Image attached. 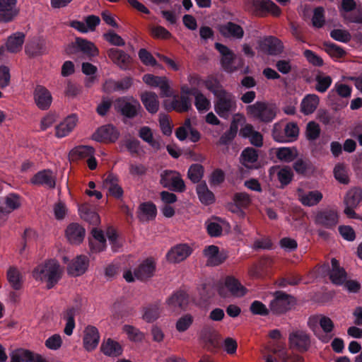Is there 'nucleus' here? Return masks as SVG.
<instances>
[{
    "label": "nucleus",
    "mask_w": 362,
    "mask_h": 362,
    "mask_svg": "<svg viewBox=\"0 0 362 362\" xmlns=\"http://www.w3.org/2000/svg\"><path fill=\"white\" fill-rule=\"evenodd\" d=\"M60 266L54 259H49L44 264L37 266L33 271V278L38 281H47V287L52 288L61 278Z\"/></svg>",
    "instance_id": "f257e3e1"
},
{
    "label": "nucleus",
    "mask_w": 362,
    "mask_h": 362,
    "mask_svg": "<svg viewBox=\"0 0 362 362\" xmlns=\"http://www.w3.org/2000/svg\"><path fill=\"white\" fill-rule=\"evenodd\" d=\"M247 115L253 119L269 123L276 116V107L265 102L257 101L246 107Z\"/></svg>",
    "instance_id": "f03ea898"
},
{
    "label": "nucleus",
    "mask_w": 362,
    "mask_h": 362,
    "mask_svg": "<svg viewBox=\"0 0 362 362\" xmlns=\"http://www.w3.org/2000/svg\"><path fill=\"white\" fill-rule=\"evenodd\" d=\"M272 296L273 299L270 301L269 307L274 315H283L294 308L297 304V300L294 296L282 291H276Z\"/></svg>",
    "instance_id": "7ed1b4c3"
},
{
    "label": "nucleus",
    "mask_w": 362,
    "mask_h": 362,
    "mask_svg": "<svg viewBox=\"0 0 362 362\" xmlns=\"http://www.w3.org/2000/svg\"><path fill=\"white\" fill-rule=\"evenodd\" d=\"M214 104L216 112L223 118H227L230 113L236 110L237 105L235 96L225 90L216 93Z\"/></svg>",
    "instance_id": "20e7f679"
},
{
    "label": "nucleus",
    "mask_w": 362,
    "mask_h": 362,
    "mask_svg": "<svg viewBox=\"0 0 362 362\" xmlns=\"http://www.w3.org/2000/svg\"><path fill=\"white\" fill-rule=\"evenodd\" d=\"M217 291L222 298L230 296L242 297L247 291V288L233 276H227L223 284L218 286Z\"/></svg>",
    "instance_id": "39448f33"
},
{
    "label": "nucleus",
    "mask_w": 362,
    "mask_h": 362,
    "mask_svg": "<svg viewBox=\"0 0 362 362\" xmlns=\"http://www.w3.org/2000/svg\"><path fill=\"white\" fill-rule=\"evenodd\" d=\"M115 109L127 118H134L141 110L140 103L133 97H121L115 102Z\"/></svg>",
    "instance_id": "423d86ee"
},
{
    "label": "nucleus",
    "mask_w": 362,
    "mask_h": 362,
    "mask_svg": "<svg viewBox=\"0 0 362 362\" xmlns=\"http://www.w3.org/2000/svg\"><path fill=\"white\" fill-rule=\"evenodd\" d=\"M362 200V189L353 188L347 192L344 198V204L345 209L344 214L349 218H360L354 209H356Z\"/></svg>",
    "instance_id": "0eeeda50"
},
{
    "label": "nucleus",
    "mask_w": 362,
    "mask_h": 362,
    "mask_svg": "<svg viewBox=\"0 0 362 362\" xmlns=\"http://www.w3.org/2000/svg\"><path fill=\"white\" fill-rule=\"evenodd\" d=\"M288 345L291 349L300 353L306 352L311 346L310 335L303 330H295L290 333Z\"/></svg>",
    "instance_id": "6e6552de"
},
{
    "label": "nucleus",
    "mask_w": 362,
    "mask_h": 362,
    "mask_svg": "<svg viewBox=\"0 0 362 362\" xmlns=\"http://www.w3.org/2000/svg\"><path fill=\"white\" fill-rule=\"evenodd\" d=\"M200 339L204 347L210 352L217 351L222 344L220 334L211 327H205L201 331Z\"/></svg>",
    "instance_id": "1a4fd4ad"
},
{
    "label": "nucleus",
    "mask_w": 362,
    "mask_h": 362,
    "mask_svg": "<svg viewBox=\"0 0 362 362\" xmlns=\"http://www.w3.org/2000/svg\"><path fill=\"white\" fill-rule=\"evenodd\" d=\"M316 225L327 229L334 228L339 222V214L334 209H324L316 212L314 216Z\"/></svg>",
    "instance_id": "9d476101"
},
{
    "label": "nucleus",
    "mask_w": 362,
    "mask_h": 362,
    "mask_svg": "<svg viewBox=\"0 0 362 362\" xmlns=\"http://www.w3.org/2000/svg\"><path fill=\"white\" fill-rule=\"evenodd\" d=\"M160 184L171 190L182 192L185 190V185L178 172L164 170L160 175Z\"/></svg>",
    "instance_id": "9b49d317"
},
{
    "label": "nucleus",
    "mask_w": 362,
    "mask_h": 362,
    "mask_svg": "<svg viewBox=\"0 0 362 362\" xmlns=\"http://www.w3.org/2000/svg\"><path fill=\"white\" fill-rule=\"evenodd\" d=\"M331 268L329 265L324 264L320 268L322 274L327 273L330 281L336 285H341L345 282L346 279V272L344 268L339 266L338 260L332 258L331 260Z\"/></svg>",
    "instance_id": "f8f14e48"
},
{
    "label": "nucleus",
    "mask_w": 362,
    "mask_h": 362,
    "mask_svg": "<svg viewBox=\"0 0 362 362\" xmlns=\"http://www.w3.org/2000/svg\"><path fill=\"white\" fill-rule=\"evenodd\" d=\"M18 0H0V23H10L17 18L20 8Z\"/></svg>",
    "instance_id": "ddd939ff"
},
{
    "label": "nucleus",
    "mask_w": 362,
    "mask_h": 362,
    "mask_svg": "<svg viewBox=\"0 0 362 362\" xmlns=\"http://www.w3.org/2000/svg\"><path fill=\"white\" fill-rule=\"evenodd\" d=\"M10 357V362H49L41 354L22 348L13 351Z\"/></svg>",
    "instance_id": "4468645a"
},
{
    "label": "nucleus",
    "mask_w": 362,
    "mask_h": 362,
    "mask_svg": "<svg viewBox=\"0 0 362 362\" xmlns=\"http://www.w3.org/2000/svg\"><path fill=\"white\" fill-rule=\"evenodd\" d=\"M214 47L221 54V64L223 69L228 73L235 71L238 68L233 64L235 59V54L227 46L219 42H216Z\"/></svg>",
    "instance_id": "2eb2a0df"
},
{
    "label": "nucleus",
    "mask_w": 362,
    "mask_h": 362,
    "mask_svg": "<svg viewBox=\"0 0 362 362\" xmlns=\"http://www.w3.org/2000/svg\"><path fill=\"white\" fill-rule=\"evenodd\" d=\"M119 136L117 129L111 124L99 127L92 135V139L98 142H115Z\"/></svg>",
    "instance_id": "dca6fc26"
},
{
    "label": "nucleus",
    "mask_w": 362,
    "mask_h": 362,
    "mask_svg": "<svg viewBox=\"0 0 362 362\" xmlns=\"http://www.w3.org/2000/svg\"><path fill=\"white\" fill-rule=\"evenodd\" d=\"M259 49L269 55H279L284 51L283 42L276 37L269 36L259 43Z\"/></svg>",
    "instance_id": "f3484780"
},
{
    "label": "nucleus",
    "mask_w": 362,
    "mask_h": 362,
    "mask_svg": "<svg viewBox=\"0 0 362 362\" xmlns=\"http://www.w3.org/2000/svg\"><path fill=\"white\" fill-rule=\"evenodd\" d=\"M257 14L261 16L270 13L274 16H280L281 8L270 0H250Z\"/></svg>",
    "instance_id": "a211bd4d"
},
{
    "label": "nucleus",
    "mask_w": 362,
    "mask_h": 362,
    "mask_svg": "<svg viewBox=\"0 0 362 362\" xmlns=\"http://www.w3.org/2000/svg\"><path fill=\"white\" fill-rule=\"evenodd\" d=\"M33 98L36 105L40 110H47L52 104V97L51 93L43 86H36L33 92Z\"/></svg>",
    "instance_id": "6ab92c4d"
},
{
    "label": "nucleus",
    "mask_w": 362,
    "mask_h": 362,
    "mask_svg": "<svg viewBox=\"0 0 362 362\" xmlns=\"http://www.w3.org/2000/svg\"><path fill=\"white\" fill-rule=\"evenodd\" d=\"M192 251V248L189 245L178 244L168 252L167 259L170 262L179 263L186 259Z\"/></svg>",
    "instance_id": "aec40b11"
},
{
    "label": "nucleus",
    "mask_w": 362,
    "mask_h": 362,
    "mask_svg": "<svg viewBox=\"0 0 362 362\" xmlns=\"http://www.w3.org/2000/svg\"><path fill=\"white\" fill-rule=\"evenodd\" d=\"M99 341L100 334L98 329L93 325H88L83 331V348L87 351H92L96 349Z\"/></svg>",
    "instance_id": "412c9836"
},
{
    "label": "nucleus",
    "mask_w": 362,
    "mask_h": 362,
    "mask_svg": "<svg viewBox=\"0 0 362 362\" xmlns=\"http://www.w3.org/2000/svg\"><path fill=\"white\" fill-rule=\"evenodd\" d=\"M107 54L111 61L122 69H127L132 64V57L123 50L110 48L107 50Z\"/></svg>",
    "instance_id": "4be33fe9"
},
{
    "label": "nucleus",
    "mask_w": 362,
    "mask_h": 362,
    "mask_svg": "<svg viewBox=\"0 0 362 362\" xmlns=\"http://www.w3.org/2000/svg\"><path fill=\"white\" fill-rule=\"evenodd\" d=\"M220 34L226 38L240 40L244 36V30L242 26L231 21H228L218 26Z\"/></svg>",
    "instance_id": "5701e85b"
},
{
    "label": "nucleus",
    "mask_w": 362,
    "mask_h": 362,
    "mask_svg": "<svg viewBox=\"0 0 362 362\" xmlns=\"http://www.w3.org/2000/svg\"><path fill=\"white\" fill-rule=\"evenodd\" d=\"M203 255L206 258V264L216 267L221 264L226 259V255L219 252L218 247L211 245L206 246L203 250Z\"/></svg>",
    "instance_id": "b1692460"
},
{
    "label": "nucleus",
    "mask_w": 362,
    "mask_h": 362,
    "mask_svg": "<svg viewBox=\"0 0 362 362\" xmlns=\"http://www.w3.org/2000/svg\"><path fill=\"white\" fill-rule=\"evenodd\" d=\"M156 271V263L152 258L143 261L134 271V276L141 281H146L151 278Z\"/></svg>",
    "instance_id": "393cba45"
},
{
    "label": "nucleus",
    "mask_w": 362,
    "mask_h": 362,
    "mask_svg": "<svg viewBox=\"0 0 362 362\" xmlns=\"http://www.w3.org/2000/svg\"><path fill=\"white\" fill-rule=\"evenodd\" d=\"M30 183L35 185L44 186L49 189L55 187V177L52 170H42L35 174L30 179Z\"/></svg>",
    "instance_id": "a878e982"
},
{
    "label": "nucleus",
    "mask_w": 362,
    "mask_h": 362,
    "mask_svg": "<svg viewBox=\"0 0 362 362\" xmlns=\"http://www.w3.org/2000/svg\"><path fill=\"white\" fill-rule=\"evenodd\" d=\"M88 265V258L85 255H78L68 264L67 272L72 276H79L86 272Z\"/></svg>",
    "instance_id": "bb28decb"
},
{
    "label": "nucleus",
    "mask_w": 362,
    "mask_h": 362,
    "mask_svg": "<svg viewBox=\"0 0 362 362\" xmlns=\"http://www.w3.org/2000/svg\"><path fill=\"white\" fill-rule=\"evenodd\" d=\"M297 195L300 203L305 206L317 205L322 199V193L318 190L305 191L302 189L297 190Z\"/></svg>",
    "instance_id": "cd10ccee"
},
{
    "label": "nucleus",
    "mask_w": 362,
    "mask_h": 362,
    "mask_svg": "<svg viewBox=\"0 0 362 362\" xmlns=\"http://www.w3.org/2000/svg\"><path fill=\"white\" fill-rule=\"evenodd\" d=\"M166 304L172 311L183 310L188 304V296L184 291H176L166 300Z\"/></svg>",
    "instance_id": "c85d7f7f"
},
{
    "label": "nucleus",
    "mask_w": 362,
    "mask_h": 362,
    "mask_svg": "<svg viewBox=\"0 0 362 362\" xmlns=\"http://www.w3.org/2000/svg\"><path fill=\"white\" fill-rule=\"evenodd\" d=\"M72 46L77 51L86 54L88 58L98 56L99 54L98 49L93 42L81 37H76Z\"/></svg>",
    "instance_id": "c756f323"
},
{
    "label": "nucleus",
    "mask_w": 362,
    "mask_h": 362,
    "mask_svg": "<svg viewBox=\"0 0 362 362\" xmlns=\"http://www.w3.org/2000/svg\"><path fill=\"white\" fill-rule=\"evenodd\" d=\"M77 116L74 114L69 115L66 119L56 127L55 135L58 138L67 136L76 126Z\"/></svg>",
    "instance_id": "7c9ffc66"
},
{
    "label": "nucleus",
    "mask_w": 362,
    "mask_h": 362,
    "mask_svg": "<svg viewBox=\"0 0 362 362\" xmlns=\"http://www.w3.org/2000/svg\"><path fill=\"white\" fill-rule=\"evenodd\" d=\"M85 229L78 223H73L68 226L66 235L71 244H80L85 237Z\"/></svg>",
    "instance_id": "2f4dec72"
},
{
    "label": "nucleus",
    "mask_w": 362,
    "mask_h": 362,
    "mask_svg": "<svg viewBox=\"0 0 362 362\" xmlns=\"http://www.w3.org/2000/svg\"><path fill=\"white\" fill-rule=\"evenodd\" d=\"M103 185L108 189L110 195L119 199L123 195V189L119 185L118 178L113 174H109L103 181Z\"/></svg>",
    "instance_id": "473e14b6"
},
{
    "label": "nucleus",
    "mask_w": 362,
    "mask_h": 362,
    "mask_svg": "<svg viewBox=\"0 0 362 362\" xmlns=\"http://www.w3.org/2000/svg\"><path fill=\"white\" fill-rule=\"evenodd\" d=\"M100 350L105 355L112 357L119 356L122 353L121 345L112 339H107L103 341L101 344Z\"/></svg>",
    "instance_id": "72a5a7b5"
},
{
    "label": "nucleus",
    "mask_w": 362,
    "mask_h": 362,
    "mask_svg": "<svg viewBox=\"0 0 362 362\" xmlns=\"http://www.w3.org/2000/svg\"><path fill=\"white\" fill-rule=\"evenodd\" d=\"M141 100L150 113H156L158 110L159 101L158 96L153 92H144L141 95Z\"/></svg>",
    "instance_id": "f704fd0d"
},
{
    "label": "nucleus",
    "mask_w": 362,
    "mask_h": 362,
    "mask_svg": "<svg viewBox=\"0 0 362 362\" xmlns=\"http://www.w3.org/2000/svg\"><path fill=\"white\" fill-rule=\"evenodd\" d=\"M25 34L21 32H17L11 35L6 42V46L7 50L12 53H17L22 49L25 40Z\"/></svg>",
    "instance_id": "c9c22d12"
},
{
    "label": "nucleus",
    "mask_w": 362,
    "mask_h": 362,
    "mask_svg": "<svg viewBox=\"0 0 362 362\" xmlns=\"http://www.w3.org/2000/svg\"><path fill=\"white\" fill-rule=\"evenodd\" d=\"M95 153V149L90 146H78L74 148L69 153L72 160L88 159Z\"/></svg>",
    "instance_id": "e433bc0d"
},
{
    "label": "nucleus",
    "mask_w": 362,
    "mask_h": 362,
    "mask_svg": "<svg viewBox=\"0 0 362 362\" xmlns=\"http://www.w3.org/2000/svg\"><path fill=\"white\" fill-rule=\"evenodd\" d=\"M320 98L315 94H308L302 100L300 110L305 115L313 113L319 105Z\"/></svg>",
    "instance_id": "4c0bfd02"
},
{
    "label": "nucleus",
    "mask_w": 362,
    "mask_h": 362,
    "mask_svg": "<svg viewBox=\"0 0 362 362\" xmlns=\"http://www.w3.org/2000/svg\"><path fill=\"white\" fill-rule=\"evenodd\" d=\"M258 159V153L255 148L247 147L245 148L240 155V162L247 168H255V164Z\"/></svg>",
    "instance_id": "58836bf2"
},
{
    "label": "nucleus",
    "mask_w": 362,
    "mask_h": 362,
    "mask_svg": "<svg viewBox=\"0 0 362 362\" xmlns=\"http://www.w3.org/2000/svg\"><path fill=\"white\" fill-rule=\"evenodd\" d=\"M139 210L138 218L141 221H148L153 219L157 213L156 206L151 202L141 204Z\"/></svg>",
    "instance_id": "ea45409f"
},
{
    "label": "nucleus",
    "mask_w": 362,
    "mask_h": 362,
    "mask_svg": "<svg viewBox=\"0 0 362 362\" xmlns=\"http://www.w3.org/2000/svg\"><path fill=\"white\" fill-rule=\"evenodd\" d=\"M160 312L161 309L158 303L148 305L143 308L142 318L146 322H153L160 317Z\"/></svg>",
    "instance_id": "a19ab883"
},
{
    "label": "nucleus",
    "mask_w": 362,
    "mask_h": 362,
    "mask_svg": "<svg viewBox=\"0 0 362 362\" xmlns=\"http://www.w3.org/2000/svg\"><path fill=\"white\" fill-rule=\"evenodd\" d=\"M139 137L144 141L148 143L154 150L158 151L161 148V144L159 140L153 138V132L150 127H142L139 132Z\"/></svg>",
    "instance_id": "79ce46f5"
},
{
    "label": "nucleus",
    "mask_w": 362,
    "mask_h": 362,
    "mask_svg": "<svg viewBox=\"0 0 362 362\" xmlns=\"http://www.w3.org/2000/svg\"><path fill=\"white\" fill-rule=\"evenodd\" d=\"M25 53L30 57H35L46 53V47L43 41H32L26 45Z\"/></svg>",
    "instance_id": "37998d69"
},
{
    "label": "nucleus",
    "mask_w": 362,
    "mask_h": 362,
    "mask_svg": "<svg viewBox=\"0 0 362 362\" xmlns=\"http://www.w3.org/2000/svg\"><path fill=\"white\" fill-rule=\"evenodd\" d=\"M197 193L201 202L206 205L212 204L215 200L213 192L209 189L205 182L199 183L197 186Z\"/></svg>",
    "instance_id": "c03bdc74"
},
{
    "label": "nucleus",
    "mask_w": 362,
    "mask_h": 362,
    "mask_svg": "<svg viewBox=\"0 0 362 362\" xmlns=\"http://www.w3.org/2000/svg\"><path fill=\"white\" fill-rule=\"evenodd\" d=\"M191 100L190 98L184 95H181L180 97L176 96L172 101V107L177 112H185L191 108Z\"/></svg>",
    "instance_id": "a18cd8bd"
},
{
    "label": "nucleus",
    "mask_w": 362,
    "mask_h": 362,
    "mask_svg": "<svg viewBox=\"0 0 362 362\" xmlns=\"http://www.w3.org/2000/svg\"><path fill=\"white\" fill-rule=\"evenodd\" d=\"M7 279L11 287L20 290L23 286V276L16 267H10L7 272Z\"/></svg>",
    "instance_id": "49530a36"
},
{
    "label": "nucleus",
    "mask_w": 362,
    "mask_h": 362,
    "mask_svg": "<svg viewBox=\"0 0 362 362\" xmlns=\"http://www.w3.org/2000/svg\"><path fill=\"white\" fill-rule=\"evenodd\" d=\"M91 233L94 238V241H98L100 245L99 247H96L94 245V242L93 240H90V247L92 252H100L103 251L106 247L105 244V238L103 235V233L100 230H98L97 228H93Z\"/></svg>",
    "instance_id": "de8ad7c7"
},
{
    "label": "nucleus",
    "mask_w": 362,
    "mask_h": 362,
    "mask_svg": "<svg viewBox=\"0 0 362 362\" xmlns=\"http://www.w3.org/2000/svg\"><path fill=\"white\" fill-rule=\"evenodd\" d=\"M325 51L332 58L340 59L344 57L346 52L341 47L334 43L329 42H325L323 43Z\"/></svg>",
    "instance_id": "09e8293b"
},
{
    "label": "nucleus",
    "mask_w": 362,
    "mask_h": 362,
    "mask_svg": "<svg viewBox=\"0 0 362 362\" xmlns=\"http://www.w3.org/2000/svg\"><path fill=\"white\" fill-rule=\"evenodd\" d=\"M76 309L74 307L68 308L64 313V318L66 320V323L64 329V332L70 336L73 333V330L75 327L74 317L76 315Z\"/></svg>",
    "instance_id": "8fccbe9b"
},
{
    "label": "nucleus",
    "mask_w": 362,
    "mask_h": 362,
    "mask_svg": "<svg viewBox=\"0 0 362 362\" xmlns=\"http://www.w3.org/2000/svg\"><path fill=\"white\" fill-rule=\"evenodd\" d=\"M315 90L320 93H325L332 84V79L329 76L319 73L315 76Z\"/></svg>",
    "instance_id": "3c124183"
},
{
    "label": "nucleus",
    "mask_w": 362,
    "mask_h": 362,
    "mask_svg": "<svg viewBox=\"0 0 362 362\" xmlns=\"http://www.w3.org/2000/svg\"><path fill=\"white\" fill-rule=\"evenodd\" d=\"M297 150L291 148H279L276 151V157L281 161L290 163L296 159L297 157Z\"/></svg>",
    "instance_id": "603ef678"
},
{
    "label": "nucleus",
    "mask_w": 362,
    "mask_h": 362,
    "mask_svg": "<svg viewBox=\"0 0 362 362\" xmlns=\"http://www.w3.org/2000/svg\"><path fill=\"white\" fill-rule=\"evenodd\" d=\"M204 167L201 164H192L187 173L189 179L194 183H198L204 175Z\"/></svg>",
    "instance_id": "864d4df0"
},
{
    "label": "nucleus",
    "mask_w": 362,
    "mask_h": 362,
    "mask_svg": "<svg viewBox=\"0 0 362 362\" xmlns=\"http://www.w3.org/2000/svg\"><path fill=\"white\" fill-rule=\"evenodd\" d=\"M194 96L195 99L194 105L199 112H206L210 109V100L199 90Z\"/></svg>",
    "instance_id": "5fc2aeb1"
},
{
    "label": "nucleus",
    "mask_w": 362,
    "mask_h": 362,
    "mask_svg": "<svg viewBox=\"0 0 362 362\" xmlns=\"http://www.w3.org/2000/svg\"><path fill=\"white\" fill-rule=\"evenodd\" d=\"M293 173L291 168L286 166L281 169L277 173V178L281 185V187L288 185L293 180Z\"/></svg>",
    "instance_id": "6e6d98bb"
},
{
    "label": "nucleus",
    "mask_w": 362,
    "mask_h": 362,
    "mask_svg": "<svg viewBox=\"0 0 362 362\" xmlns=\"http://www.w3.org/2000/svg\"><path fill=\"white\" fill-rule=\"evenodd\" d=\"M194 322V317L191 314H185L180 317L176 322L175 327L179 332L187 331Z\"/></svg>",
    "instance_id": "4d7b16f0"
},
{
    "label": "nucleus",
    "mask_w": 362,
    "mask_h": 362,
    "mask_svg": "<svg viewBox=\"0 0 362 362\" xmlns=\"http://www.w3.org/2000/svg\"><path fill=\"white\" fill-rule=\"evenodd\" d=\"M293 168L298 174L300 175H305L313 169L312 163L309 160H303L302 158L296 160L293 165Z\"/></svg>",
    "instance_id": "13d9d810"
},
{
    "label": "nucleus",
    "mask_w": 362,
    "mask_h": 362,
    "mask_svg": "<svg viewBox=\"0 0 362 362\" xmlns=\"http://www.w3.org/2000/svg\"><path fill=\"white\" fill-rule=\"evenodd\" d=\"M233 200L238 208H247L251 204L250 196L246 192H237Z\"/></svg>",
    "instance_id": "bf43d9fd"
},
{
    "label": "nucleus",
    "mask_w": 362,
    "mask_h": 362,
    "mask_svg": "<svg viewBox=\"0 0 362 362\" xmlns=\"http://www.w3.org/2000/svg\"><path fill=\"white\" fill-rule=\"evenodd\" d=\"M285 126L286 142L296 140L298 136L299 129L294 122H288Z\"/></svg>",
    "instance_id": "052dcab7"
},
{
    "label": "nucleus",
    "mask_w": 362,
    "mask_h": 362,
    "mask_svg": "<svg viewBox=\"0 0 362 362\" xmlns=\"http://www.w3.org/2000/svg\"><path fill=\"white\" fill-rule=\"evenodd\" d=\"M123 331L128 335L129 339L132 341H141L144 337L141 332L132 325H124L123 327Z\"/></svg>",
    "instance_id": "680f3d73"
},
{
    "label": "nucleus",
    "mask_w": 362,
    "mask_h": 362,
    "mask_svg": "<svg viewBox=\"0 0 362 362\" xmlns=\"http://www.w3.org/2000/svg\"><path fill=\"white\" fill-rule=\"evenodd\" d=\"M63 344L62 337L59 334H54L47 338L45 341V346L50 350H59Z\"/></svg>",
    "instance_id": "e2e57ef3"
},
{
    "label": "nucleus",
    "mask_w": 362,
    "mask_h": 362,
    "mask_svg": "<svg viewBox=\"0 0 362 362\" xmlns=\"http://www.w3.org/2000/svg\"><path fill=\"white\" fill-rule=\"evenodd\" d=\"M324 12L322 7L315 8L312 18V24L315 28H320L324 26L325 23Z\"/></svg>",
    "instance_id": "0e129e2a"
},
{
    "label": "nucleus",
    "mask_w": 362,
    "mask_h": 362,
    "mask_svg": "<svg viewBox=\"0 0 362 362\" xmlns=\"http://www.w3.org/2000/svg\"><path fill=\"white\" fill-rule=\"evenodd\" d=\"M285 126L284 122L275 123L272 129L273 139L278 142H286Z\"/></svg>",
    "instance_id": "69168bd1"
},
{
    "label": "nucleus",
    "mask_w": 362,
    "mask_h": 362,
    "mask_svg": "<svg viewBox=\"0 0 362 362\" xmlns=\"http://www.w3.org/2000/svg\"><path fill=\"white\" fill-rule=\"evenodd\" d=\"M332 38L341 42H349L351 39L350 33L346 30L334 29L330 33Z\"/></svg>",
    "instance_id": "338daca9"
},
{
    "label": "nucleus",
    "mask_w": 362,
    "mask_h": 362,
    "mask_svg": "<svg viewBox=\"0 0 362 362\" xmlns=\"http://www.w3.org/2000/svg\"><path fill=\"white\" fill-rule=\"evenodd\" d=\"M151 35L153 38L168 40L172 37L171 33L164 27L156 25L151 29Z\"/></svg>",
    "instance_id": "774afa93"
}]
</instances>
